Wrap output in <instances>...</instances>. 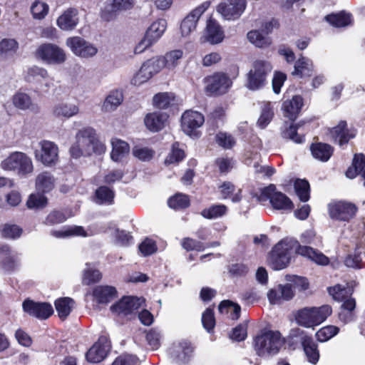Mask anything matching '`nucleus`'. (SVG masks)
Returning <instances> with one entry per match:
<instances>
[{"label":"nucleus","instance_id":"f257e3e1","mask_svg":"<svg viewBox=\"0 0 365 365\" xmlns=\"http://www.w3.org/2000/svg\"><path fill=\"white\" fill-rule=\"evenodd\" d=\"M299 246L296 240L284 238L278 242L268 254V265L274 270L287 267L292 260V252Z\"/></svg>","mask_w":365,"mask_h":365},{"label":"nucleus","instance_id":"f03ea898","mask_svg":"<svg viewBox=\"0 0 365 365\" xmlns=\"http://www.w3.org/2000/svg\"><path fill=\"white\" fill-rule=\"evenodd\" d=\"M332 313L331 307L324 304L319 307H304L294 314L297 323L306 328L314 327L324 322Z\"/></svg>","mask_w":365,"mask_h":365},{"label":"nucleus","instance_id":"7ed1b4c3","mask_svg":"<svg viewBox=\"0 0 365 365\" xmlns=\"http://www.w3.org/2000/svg\"><path fill=\"white\" fill-rule=\"evenodd\" d=\"M254 349L257 355L277 354L282 346L281 333L279 331L262 329L254 338Z\"/></svg>","mask_w":365,"mask_h":365},{"label":"nucleus","instance_id":"20e7f679","mask_svg":"<svg viewBox=\"0 0 365 365\" xmlns=\"http://www.w3.org/2000/svg\"><path fill=\"white\" fill-rule=\"evenodd\" d=\"M272 68V65L269 61L261 59L255 60L252 64L251 69L247 73V88L251 91L264 88Z\"/></svg>","mask_w":365,"mask_h":365},{"label":"nucleus","instance_id":"39448f33","mask_svg":"<svg viewBox=\"0 0 365 365\" xmlns=\"http://www.w3.org/2000/svg\"><path fill=\"white\" fill-rule=\"evenodd\" d=\"M259 202L269 200L272 207L277 210H292L294 207L293 202L284 193L277 191L276 185L269 184L260 190L259 195L255 194Z\"/></svg>","mask_w":365,"mask_h":365},{"label":"nucleus","instance_id":"423d86ee","mask_svg":"<svg viewBox=\"0 0 365 365\" xmlns=\"http://www.w3.org/2000/svg\"><path fill=\"white\" fill-rule=\"evenodd\" d=\"M205 91L207 96L219 97L228 93L232 86V81L227 73L216 71L204 78Z\"/></svg>","mask_w":365,"mask_h":365},{"label":"nucleus","instance_id":"0eeeda50","mask_svg":"<svg viewBox=\"0 0 365 365\" xmlns=\"http://www.w3.org/2000/svg\"><path fill=\"white\" fill-rule=\"evenodd\" d=\"M76 140L83 148L85 156L101 155L106 151L105 145L100 141L95 129L91 127L84 128L76 133Z\"/></svg>","mask_w":365,"mask_h":365},{"label":"nucleus","instance_id":"6e6552de","mask_svg":"<svg viewBox=\"0 0 365 365\" xmlns=\"http://www.w3.org/2000/svg\"><path fill=\"white\" fill-rule=\"evenodd\" d=\"M1 165L4 170L16 171L20 176H26L34 170L31 158L21 152L11 153L1 162Z\"/></svg>","mask_w":365,"mask_h":365},{"label":"nucleus","instance_id":"1a4fd4ad","mask_svg":"<svg viewBox=\"0 0 365 365\" xmlns=\"http://www.w3.org/2000/svg\"><path fill=\"white\" fill-rule=\"evenodd\" d=\"M358 210L356 204L346 200L334 201L328 205L330 218L339 222H350L356 217Z\"/></svg>","mask_w":365,"mask_h":365},{"label":"nucleus","instance_id":"9d476101","mask_svg":"<svg viewBox=\"0 0 365 365\" xmlns=\"http://www.w3.org/2000/svg\"><path fill=\"white\" fill-rule=\"evenodd\" d=\"M167 22L165 19H158L154 21L147 29L144 37L135 47V53H141L158 41L165 32Z\"/></svg>","mask_w":365,"mask_h":365},{"label":"nucleus","instance_id":"9b49d317","mask_svg":"<svg viewBox=\"0 0 365 365\" xmlns=\"http://www.w3.org/2000/svg\"><path fill=\"white\" fill-rule=\"evenodd\" d=\"M36 57L50 64H61L66 60L63 49L51 43L41 44L36 51Z\"/></svg>","mask_w":365,"mask_h":365},{"label":"nucleus","instance_id":"f8f14e48","mask_svg":"<svg viewBox=\"0 0 365 365\" xmlns=\"http://www.w3.org/2000/svg\"><path fill=\"white\" fill-rule=\"evenodd\" d=\"M205 122L204 115L192 110L185 111L181 116V127L183 132L192 138H199L201 132L197 128Z\"/></svg>","mask_w":365,"mask_h":365},{"label":"nucleus","instance_id":"ddd939ff","mask_svg":"<svg viewBox=\"0 0 365 365\" xmlns=\"http://www.w3.org/2000/svg\"><path fill=\"white\" fill-rule=\"evenodd\" d=\"M246 7V0H226L217 5V11L226 20H236L241 16Z\"/></svg>","mask_w":365,"mask_h":365},{"label":"nucleus","instance_id":"4468645a","mask_svg":"<svg viewBox=\"0 0 365 365\" xmlns=\"http://www.w3.org/2000/svg\"><path fill=\"white\" fill-rule=\"evenodd\" d=\"M22 308L29 315L41 320L47 319L53 314V309L50 303L35 302L30 299L23 302Z\"/></svg>","mask_w":365,"mask_h":365},{"label":"nucleus","instance_id":"2eb2a0df","mask_svg":"<svg viewBox=\"0 0 365 365\" xmlns=\"http://www.w3.org/2000/svg\"><path fill=\"white\" fill-rule=\"evenodd\" d=\"M110 347L108 337L100 336L97 341L86 353V359L90 363H99L107 356Z\"/></svg>","mask_w":365,"mask_h":365},{"label":"nucleus","instance_id":"dca6fc26","mask_svg":"<svg viewBox=\"0 0 365 365\" xmlns=\"http://www.w3.org/2000/svg\"><path fill=\"white\" fill-rule=\"evenodd\" d=\"M66 43L76 56L82 58L92 57L98 51L96 46L80 36L69 37L66 39Z\"/></svg>","mask_w":365,"mask_h":365},{"label":"nucleus","instance_id":"f3484780","mask_svg":"<svg viewBox=\"0 0 365 365\" xmlns=\"http://www.w3.org/2000/svg\"><path fill=\"white\" fill-rule=\"evenodd\" d=\"M41 149L35 151V157L46 166L54 165L58 158V146L49 140H42L40 143Z\"/></svg>","mask_w":365,"mask_h":365},{"label":"nucleus","instance_id":"a211bd4d","mask_svg":"<svg viewBox=\"0 0 365 365\" xmlns=\"http://www.w3.org/2000/svg\"><path fill=\"white\" fill-rule=\"evenodd\" d=\"M141 306L138 297L124 296L110 307V311L119 316L127 317L133 314Z\"/></svg>","mask_w":365,"mask_h":365},{"label":"nucleus","instance_id":"6ab92c4d","mask_svg":"<svg viewBox=\"0 0 365 365\" xmlns=\"http://www.w3.org/2000/svg\"><path fill=\"white\" fill-rule=\"evenodd\" d=\"M210 1H207L193 9L181 22L180 31L182 36H188L196 29L201 15L210 7Z\"/></svg>","mask_w":365,"mask_h":365},{"label":"nucleus","instance_id":"aec40b11","mask_svg":"<svg viewBox=\"0 0 365 365\" xmlns=\"http://www.w3.org/2000/svg\"><path fill=\"white\" fill-rule=\"evenodd\" d=\"M194 348L191 343L187 341L173 344L170 349L172 360L178 364L187 363L193 352Z\"/></svg>","mask_w":365,"mask_h":365},{"label":"nucleus","instance_id":"412c9836","mask_svg":"<svg viewBox=\"0 0 365 365\" xmlns=\"http://www.w3.org/2000/svg\"><path fill=\"white\" fill-rule=\"evenodd\" d=\"M356 130L349 128L346 120H340L339 123L330 130L332 138L338 142L340 146L346 145L349 141L356 135Z\"/></svg>","mask_w":365,"mask_h":365},{"label":"nucleus","instance_id":"4be33fe9","mask_svg":"<svg viewBox=\"0 0 365 365\" xmlns=\"http://www.w3.org/2000/svg\"><path fill=\"white\" fill-rule=\"evenodd\" d=\"M304 106V99L300 95H294L291 99L283 101L282 110L284 118L294 122L301 113Z\"/></svg>","mask_w":365,"mask_h":365},{"label":"nucleus","instance_id":"5701e85b","mask_svg":"<svg viewBox=\"0 0 365 365\" xmlns=\"http://www.w3.org/2000/svg\"><path fill=\"white\" fill-rule=\"evenodd\" d=\"M301 344L307 361L312 364H317L319 360V350L318 344L315 342L312 336L307 335L302 331Z\"/></svg>","mask_w":365,"mask_h":365},{"label":"nucleus","instance_id":"b1692460","mask_svg":"<svg viewBox=\"0 0 365 365\" xmlns=\"http://www.w3.org/2000/svg\"><path fill=\"white\" fill-rule=\"evenodd\" d=\"M169 115L165 113L154 111L145 115L144 123L148 130L157 133L165 127Z\"/></svg>","mask_w":365,"mask_h":365},{"label":"nucleus","instance_id":"393cba45","mask_svg":"<svg viewBox=\"0 0 365 365\" xmlns=\"http://www.w3.org/2000/svg\"><path fill=\"white\" fill-rule=\"evenodd\" d=\"M92 296L98 304H107L118 297V292L113 286L98 285L93 289Z\"/></svg>","mask_w":365,"mask_h":365},{"label":"nucleus","instance_id":"a878e982","mask_svg":"<svg viewBox=\"0 0 365 365\" xmlns=\"http://www.w3.org/2000/svg\"><path fill=\"white\" fill-rule=\"evenodd\" d=\"M78 15V9L70 7L58 17L56 24L63 31H72L78 24L79 19Z\"/></svg>","mask_w":365,"mask_h":365},{"label":"nucleus","instance_id":"bb28decb","mask_svg":"<svg viewBox=\"0 0 365 365\" xmlns=\"http://www.w3.org/2000/svg\"><path fill=\"white\" fill-rule=\"evenodd\" d=\"M296 253L309 259L319 265L326 266L330 262L329 258L322 252L312 247L301 245L299 243L296 249Z\"/></svg>","mask_w":365,"mask_h":365},{"label":"nucleus","instance_id":"cd10ccee","mask_svg":"<svg viewBox=\"0 0 365 365\" xmlns=\"http://www.w3.org/2000/svg\"><path fill=\"white\" fill-rule=\"evenodd\" d=\"M309 150L312 157L321 162H327L334 154V148L331 145L316 142L311 143Z\"/></svg>","mask_w":365,"mask_h":365},{"label":"nucleus","instance_id":"c85d7f7f","mask_svg":"<svg viewBox=\"0 0 365 365\" xmlns=\"http://www.w3.org/2000/svg\"><path fill=\"white\" fill-rule=\"evenodd\" d=\"M314 73V64L312 60L301 55L295 61L294 71L292 72L293 76L299 78L310 77Z\"/></svg>","mask_w":365,"mask_h":365},{"label":"nucleus","instance_id":"c756f323","mask_svg":"<svg viewBox=\"0 0 365 365\" xmlns=\"http://www.w3.org/2000/svg\"><path fill=\"white\" fill-rule=\"evenodd\" d=\"M324 20L335 28L346 27L352 24L353 22L351 14L344 10L326 15Z\"/></svg>","mask_w":365,"mask_h":365},{"label":"nucleus","instance_id":"7c9ffc66","mask_svg":"<svg viewBox=\"0 0 365 365\" xmlns=\"http://www.w3.org/2000/svg\"><path fill=\"white\" fill-rule=\"evenodd\" d=\"M302 125V122H291V123L285 127L281 132L282 137L287 140H291L296 144H302L306 140L305 134H299L298 130Z\"/></svg>","mask_w":365,"mask_h":365},{"label":"nucleus","instance_id":"2f4dec72","mask_svg":"<svg viewBox=\"0 0 365 365\" xmlns=\"http://www.w3.org/2000/svg\"><path fill=\"white\" fill-rule=\"evenodd\" d=\"M206 38L212 44H217L224 39V32L215 19L210 18L206 26Z\"/></svg>","mask_w":365,"mask_h":365},{"label":"nucleus","instance_id":"473e14b6","mask_svg":"<svg viewBox=\"0 0 365 365\" xmlns=\"http://www.w3.org/2000/svg\"><path fill=\"white\" fill-rule=\"evenodd\" d=\"M157 72L154 69V62L150 59L143 63L138 72L133 76L131 83L140 85L149 80Z\"/></svg>","mask_w":365,"mask_h":365},{"label":"nucleus","instance_id":"72a5a7b5","mask_svg":"<svg viewBox=\"0 0 365 365\" xmlns=\"http://www.w3.org/2000/svg\"><path fill=\"white\" fill-rule=\"evenodd\" d=\"M222 199H230L233 202H239L242 200V190L237 189L230 181H225L218 187Z\"/></svg>","mask_w":365,"mask_h":365},{"label":"nucleus","instance_id":"f704fd0d","mask_svg":"<svg viewBox=\"0 0 365 365\" xmlns=\"http://www.w3.org/2000/svg\"><path fill=\"white\" fill-rule=\"evenodd\" d=\"M54 305L58 317L65 320L71 314L75 305V301L71 297H60L55 300Z\"/></svg>","mask_w":365,"mask_h":365},{"label":"nucleus","instance_id":"c9c22d12","mask_svg":"<svg viewBox=\"0 0 365 365\" xmlns=\"http://www.w3.org/2000/svg\"><path fill=\"white\" fill-rule=\"evenodd\" d=\"M48 72L46 69L33 66L29 68L24 73V79L29 83L40 84L42 81L48 78Z\"/></svg>","mask_w":365,"mask_h":365},{"label":"nucleus","instance_id":"e433bc0d","mask_svg":"<svg viewBox=\"0 0 365 365\" xmlns=\"http://www.w3.org/2000/svg\"><path fill=\"white\" fill-rule=\"evenodd\" d=\"M55 180L49 172H43L36 179V188L38 192L48 193L54 188Z\"/></svg>","mask_w":365,"mask_h":365},{"label":"nucleus","instance_id":"4c0bfd02","mask_svg":"<svg viewBox=\"0 0 365 365\" xmlns=\"http://www.w3.org/2000/svg\"><path fill=\"white\" fill-rule=\"evenodd\" d=\"M365 168V155L356 153L354 155L351 165L347 168L345 174L348 178L354 179Z\"/></svg>","mask_w":365,"mask_h":365},{"label":"nucleus","instance_id":"58836bf2","mask_svg":"<svg viewBox=\"0 0 365 365\" xmlns=\"http://www.w3.org/2000/svg\"><path fill=\"white\" fill-rule=\"evenodd\" d=\"M130 152L129 144L122 140L115 139L112 141L111 159L115 162L120 161Z\"/></svg>","mask_w":365,"mask_h":365},{"label":"nucleus","instance_id":"ea45409f","mask_svg":"<svg viewBox=\"0 0 365 365\" xmlns=\"http://www.w3.org/2000/svg\"><path fill=\"white\" fill-rule=\"evenodd\" d=\"M168 205L175 210H185L190 206V196L181 192L175 193L168 198Z\"/></svg>","mask_w":365,"mask_h":365},{"label":"nucleus","instance_id":"a19ab883","mask_svg":"<svg viewBox=\"0 0 365 365\" xmlns=\"http://www.w3.org/2000/svg\"><path fill=\"white\" fill-rule=\"evenodd\" d=\"M96 202L103 205H112L114 202L115 191L106 185L99 186L95 191Z\"/></svg>","mask_w":365,"mask_h":365},{"label":"nucleus","instance_id":"79ce46f5","mask_svg":"<svg viewBox=\"0 0 365 365\" xmlns=\"http://www.w3.org/2000/svg\"><path fill=\"white\" fill-rule=\"evenodd\" d=\"M175 100V96L173 93H158L153 96V104L155 108L164 110L168 108Z\"/></svg>","mask_w":365,"mask_h":365},{"label":"nucleus","instance_id":"37998d69","mask_svg":"<svg viewBox=\"0 0 365 365\" xmlns=\"http://www.w3.org/2000/svg\"><path fill=\"white\" fill-rule=\"evenodd\" d=\"M186 157L183 149L180 148L179 142L173 143L171 150L165 159L164 163L166 165L178 164L182 161Z\"/></svg>","mask_w":365,"mask_h":365},{"label":"nucleus","instance_id":"c03bdc74","mask_svg":"<svg viewBox=\"0 0 365 365\" xmlns=\"http://www.w3.org/2000/svg\"><path fill=\"white\" fill-rule=\"evenodd\" d=\"M247 36L250 42L258 48H267L272 44L271 38L258 30L249 31Z\"/></svg>","mask_w":365,"mask_h":365},{"label":"nucleus","instance_id":"a18cd8bd","mask_svg":"<svg viewBox=\"0 0 365 365\" xmlns=\"http://www.w3.org/2000/svg\"><path fill=\"white\" fill-rule=\"evenodd\" d=\"M296 194L302 202H307L310 198V185L306 179H297L294 182Z\"/></svg>","mask_w":365,"mask_h":365},{"label":"nucleus","instance_id":"49530a36","mask_svg":"<svg viewBox=\"0 0 365 365\" xmlns=\"http://www.w3.org/2000/svg\"><path fill=\"white\" fill-rule=\"evenodd\" d=\"M227 212V207L222 204L212 205L208 208L203 209L200 215L205 219L212 220L221 217Z\"/></svg>","mask_w":365,"mask_h":365},{"label":"nucleus","instance_id":"de8ad7c7","mask_svg":"<svg viewBox=\"0 0 365 365\" xmlns=\"http://www.w3.org/2000/svg\"><path fill=\"white\" fill-rule=\"evenodd\" d=\"M19 47V43L16 39L3 38L0 41V56H11L16 53Z\"/></svg>","mask_w":365,"mask_h":365},{"label":"nucleus","instance_id":"09e8293b","mask_svg":"<svg viewBox=\"0 0 365 365\" xmlns=\"http://www.w3.org/2000/svg\"><path fill=\"white\" fill-rule=\"evenodd\" d=\"M78 112V108L75 105H68L66 103H59L53 108V115L58 118H68Z\"/></svg>","mask_w":365,"mask_h":365},{"label":"nucleus","instance_id":"8fccbe9b","mask_svg":"<svg viewBox=\"0 0 365 365\" xmlns=\"http://www.w3.org/2000/svg\"><path fill=\"white\" fill-rule=\"evenodd\" d=\"M30 11L34 19L42 20L48 14L49 6L43 1L36 0L32 3Z\"/></svg>","mask_w":365,"mask_h":365},{"label":"nucleus","instance_id":"3c124183","mask_svg":"<svg viewBox=\"0 0 365 365\" xmlns=\"http://www.w3.org/2000/svg\"><path fill=\"white\" fill-rule=\"evenodd\" d=\"M48 204V198L38 192L36 194H31L26 202V205L30 209H41L44 208Z\"/></svg>","mask_w":365,"mask_h":365},{"label":"nucleus","instance_id":"603ef678","mask_svg":"<svg viewBox=\"0 0 365 365\" xmlns=\"http://www.w3.org/2000/svg\"><path fill=\"white\" fill-rule=\"evenodd\" d=\"M12 103L14 106L20 110H26L31 106V97L22 92H16L12 97Z\"/></svg>","mask_w":365,"mask_h":365},{"label":"nucleus","instance_id":"864d4df0","mask_svg":"<svg viewBox=\"0 0 365 365\" xmlns=\"http://www.w3.org/2000/svg\"><path fill=\"white\" fill-rule=\"evenodd\" d=\"M286 280L289 282L293 289L299 292L307 290L309 287V283L307 277L298 275H286Z\"/></svg>","mask_w":365,"mask_h":365},{"label":"nucleus","instance_id":"5fc2aeb1","mask_svg":"<svg viewBox=\"0 0 365 365\" xmlns=\"http://www.w3.org/2000/svg\"><path fill=\"white\" fill-rule=\"evenodd\" d=\"M339 331V327L329 325L319 329L316 333V337L319 341L325 342L336 335Z\"/></svg>","mask_w":365,"mask_h":365},{"label":"nucleus","instance_id":"6e6d98bb","mask_svg":"<svg viewBox=\"0 0 365 365\" xmlns=\"http://www.w3.org/2000/svg\"><path fill=\"white\" fill-rule=\"evenodd\" d=\"M51 235L56 237H66L68 236H86V232L81 226H73L66 228L63 231L54 230L51 232Z\"/></svg>","mask_w":365,"mask_h":365},{"label":"nucleus","instance_id":"4d7b16f0","mask_svg":"<svg viewBox=\"0 0 365 365\" xmlns=\"http://www.w3.org/2000/svg\"><path fill=\"white\" fill-rule=\"evenodd\" d=\"M202 324L205 329L209 333L213 331L216 321L212 308H207L202 314Z\"/></svg>","mask_w":365,"mask_h":365},{"label":"nucleus","instance_id":"13d9d810","mask_svg":"<svg viewBox=\"0 0 365 365\" xmlns=\"http://www.w3.org/2000/svg\"><path fill=\"white\" fill-rule=\"evenodd\" d=\"M102 279V274L98 269H86L83 272L82 284L83 285H91L98 283Z\"/></svg>","mask_w":365,"mask_h":365},{"label":"nucleus","instance_id":"bf43d9fd","mask_svg":"<svg viewBox=\"0 0 365 365\" xmlns=\"http://www.w3.org/2000/svg\"><path fill=\"white\" fill-rule=\"evenodd\" d=\"M23 232L22 228L16 225L5 224L1 229V235L4 238L16 239Z\"/></svg>","mask_w":365,"mask_h":365},{"label":"nucleus","instance_id":"052dcab7","mask_svg":"<svg viewBox=\"0 0 365 365\" xmlns=\"http://www.w3.org/2000/svg\"><path fill=\"white\" fill-rule=\"evenodd\" d=\"M215 139L217 145L225 149H230L236 143L234 137L225 132H219L216 134Z\"/></svg>","mask_w":365,"mask_h":365},{"label":"nucleus","instance_id":"680f3d73","mask_svg":"<svg viewBox=\"0 0 365 365\" xmlns=\"http://www.w3.org/2000/svg\"><path fill=\"white\" fill-rule=\"evenodd\" d=\"M226 307H230L232 309L231 312H230V318L232 319L237 320L240 318L241 307L238 304L234 303L230 300H223L220 303L218 306L219 312L225 311V309Z\"/></svg>","mask_w":365,"mask_h":365},{"label":"nucleus","instance_id":"e2e57ef3","mask_svg":"<svg viewBox=\"0 0 365 365\" xmlns=\"http://www.w3.org/2000/svg\"><path fill=\"white\" fill-rule=\"evenodd\" d=\"M181 245L186 251H197L201 252L205 249L204 244L200 241L190 237H185L182 239Z\"/></svg>","mask_w":365,"mask_h":365},{"label":"nucleus","instance_id":"0e129e2a","mask_svg":"<svg viewBox=\"0 0 365 365\" xmlns=\"http://www.w3.org/2000/svg\"><path fill=\"white\" fill-rule=\"evenodd\" d=\"M139 251L144 257L150 256L155 253L157 250L156 242L150 239L146 238L138 246Z\"/></svg>","mask_w":365,"mask_h":365},{"label":"nucleus","instance_id":"69168bd1","mask_svg":"<svg viewBox=\"0 0 365 365\" xmlns=\"http://www.w3.org/2000/svg\"><path fill=\"white\" fill-rule=\"evenodd\" d=\"M66 220L65 214L59 210L51 211L46 217L43 224L46 225H54L60 224Z\"/></svg>","mask_w":365,"mask_h":365},{"label":"nucleus","instance_id":"338daca9","mask_svg":"<svg viewBox=\"0 0 365 365\" xmlns=\"http://www.w3.org/2000/svg\"><path fill=\"white\" fill-rule=\"evenodd\" d=\"M247 336V324H240L232 329L230 337L236 341H242L245 340Z\"/></svg>","mask_w":365,"mask_h":365},{"label":"nucleus","instance_id":"774afa93","mask_svg":"<svg viewBox=\"0 0 365 365\" xmlns=\"http://www.w3.org/2000/svg\"><path fill=\"white\" fill-rule=\"evenodd\" d=\"M112 365H139V359L134 355L123 354L118 356Z\"/></svg>","mask_w":365,"mask_h":365}]
</instances>
